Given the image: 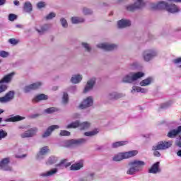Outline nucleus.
<instances>
[{
  "label": "nucleus",
  "instance_id": "nucleus-19",
  "mask_svg": "<svg viewBox=\"0 0 181 181\" xmlns=\"http://www.w3.org/2000/svg\"><path fill=\"white\" fill-rule=\"evenodd\" d=\"M57 168H52L48 171L40 173V176L41 177H50V176H54V175H56V173H57Z\"/></svg>",
  "mask_w": 181,
  "mask_h": 181
},
{
  "label": "nucleus",
  "instance_id": "nucleus-23",
  "mask_svg": "<svg viewBox=\"0 0 181 181\" xmlns=\"http://www.w3.org/2000/svg\"><path fill=\"white\" fill-rule=\"evenodd\" d=\"M25 117H21L20 115L13 116L12 117H10L8 119H6V122H16L18 121H23L25 119Z\"/></svg>",
  "mask_w": 181,
  "mask_h": 181
},
{
  "label": "nucleus",
  "instance_id": "nucleus-29",
  "mask_svg": "<svg viewBox=\"0 0 181 181\" xmlns=\"http://www.w3.org/2000/svg\"><path fill=\"white\" fill-rule=\"evenodd\" d=\"M50 29V25L48 24H45L44 25H42L40 29L36 28L37 32L42 35V33H45V32H47V30Z\"/></svg>",
  "mask_w": 181,
  "mask_h": 181
},
{
  "label": "nucleus",
  "instance_id": "nucleus-46",
  "mask_svg": "<svg viewBox=\"0 0 181 181\" xmlns=\"http://www.w3.org/2000/svg\"><path fill=\"white\" fill-rule=\"evenodd\" d=\"M62 103L63 104H67V103H69V94H67L66 93H64L62 97Z\"/></svg>",
  "mask_w": 181,
  "mask_h": 181
},
{
  "label": "nucleus",
  "instance_id": "nucleus-24",
  "mask_svg": "<svg viewBox=\"0 0 181 181\" xmlns=\"http://www.w3.org/2000/svg\"><path fill=\"white\" fill-rule=\"evenodd\" d=\"M23 9L24 12H26L27 13H30V12L33 11L32 4L30 1H25L24 3Z\"/></svg>",
  "mask_w": 181,
  "mask_h": 181
},
{
  "label": "nucleus",
  "instance_id": "nucleus-51",
  "mask_svg": "<svg viewBox=\"0 0 181 181\" xmlns=\"http://www.w3.org/2000/svg\"><path fill=\"white\" fill-rule=\"evenodd\" d=\"M59 135H61V136H70V132L67 130H62L61 131Z\"/></svg>",
  "mask_w": 181,
  "mask_h": 181
},
{
  "label": "nucleus",
  "instance_id": "nucleus-34",
  "mask_svg": "<svg viewBox=\"0 0 181 181\" xmlns=\"http://www.w3.org/2000/svg\"><path fill=\"white\" fill-rule=\"evenodd\" d=\"M152 80L151 77L147 78L140 82V86L141 87H146V86H149L152 83Z\"/></svg>",
  "mask_w": 181,
  "mask_h": 181
},
{
  "label": "nucleus",
  "instance_id": "nucleus-2",
  "mask_svg": "<svg viewBox=\"0 0 181 181\" xmlns=\"http://www.w3.org/2000/svg\"><path fill=\"white\" fill-rule=\"evenodd\" d=\"M173 144V142L172 141H160L152 148V149L155 151L153 153L154 156H157L158 158H159V156H160V153L156 151H163L165 149H168V148H170L172 146Z\"/></svg>",
  "mask_w": 181,
  "mask_h": 181
},
{
  "label": "nucleus",
  "instance_id": "nucleus-62",
  "mask_svg": "<svg viewBox=\"0 0 181 181\" xmlns=\"http://www.w3.org/2000/svg\"><path fill=\"white\" fill-rule=\"evenodd\" d=\"M69 91H71V93H74L76 91V86H71Z\"/></svg>",
  "mask_w": 181,
  "mask_h": 181
},
{
  "label": "nucleus",
  "instance_id": "nucleus-14",
  "mask_svg": "<svg viewBox=\"0 0 181 181\" xmlns=\"http://www.w3.org/2000/svg\"><path fill=\"white\" fill-rule=\"evenodd\" d=\"M166 11L170 13H177L178 12H180V8L176 6V4H168Z\"/></svg>",
  "mask_w": 181,
  "mask_h": 181
},
{
  "label": "nucleus",
  "instance_id": "nucleus-63",
  "mask_svg": "<svg viewBox=\"0 0 181 181\" xmlns=\"http://www.w3.org/2000/svg\"><path fill=\"white\" fill-rule=\"evenodd\" d=\"M135 67H138V63L134 62L132 64V69H135Z\"/></svg>",
  "mask_w": 181,
  "mask_h": 181
},
{
  "label": "nucleus",
  "instance_id": "nucleus-7",
  "mask_svg": "<svg viewBox=\"0 0 181 181\" xmlns=\"http://www.w3.org/2000/svg\"><path fill=\"white\" fill-rule=\"evenodd\" d=\"M37 127H33L21 134V138H33L37 134Z\"/></svg>",
  "mask_w": 181,
  "mask_h": 181
},
{
  "label": "nucleus",
  "instance_id": "nucleus-31",
  "mask_svg": "<svg viewBox=\"0 0 181 181\" xmlns=\"http://www.w3.org/2000/svg\"><path fill=\"white\" fill-rule=\"evenodd\" d=\"M148 93V89L139 86H133L132 93Z\"/></svg>",
  "mask_w": 181,
  "mask_h": 181
},
{
  "label": "nucleus",
  "instance_id": "nucleus-50",
  "mask_svg": "<svg viewBox=\"0 0 181 181\" xmlns=\"http://www.w3.org/2000/svg\"><path fill=\"white\" fill-rule=\"evenodd\" d=\"M83 12V15H91L93 13V11L87 8H84Z\"/></svg>",
  "mask_w": 181,
  "mask_h": 181
},
{
  "label": "nucleus",
  "instance_id": "nucleus-52",
  "mask_svg": "<svg viewBox=\"0 0 181 181\" xmlns=\"http://www.w3.org/2000/svg\"><path fill=\"white\" fill-rule=\"evenodd\" d=\"M45 6H46V3L45 1H40L37 4L38 9H42V8H45Z\"/></svg>",
  "mask_w": 181,
  "mask_h": 181
},
{
  "label": "nucleus",
  "instance_id": "nucleus-36",
  "mask_svg": "<svg viewBox=\"0 0 181 181\" xmlns=\"http://www.w3.org/2000/svg\"><path fill=\"white\" fill-rule=\"evenodd\" d=\"M91 124L88 122H84L82 123H79V128L80 129H88L90 128Z\"/></svg>",
  "mask_w": 181,
  "mask_h": 181
},
{
  "label": "nucleus",
  "instance_id": "nucleus-40",
  "mask_svg": "<svg viewBox=\"0 0 181 181\" xmlns=\"http://www.w3.org/2000/svg\"><path fill=\"white\" fill-rule=\"evenodd\" d=\"M126 9L129 12H134V11L138 8H136V6H135V4H129L126 6Z\"/></svg>",
  "mask_w": 181,
  "mask_h": 181
},
{
  "label": "nucleus",
  "instance_id": "nucleus-61",
  "mask_svg": "<svg viewBox=\"0 0 181 181\" xmlns=\"http://www.w3.org/2000/svg\"><path fill=\"white\" fill-rule=\"evenodd\" d=\"M170 2H175L177 4H181V0H167Z\"/></svg>",
  "mask_w": 181,
  "mask_h": 181
},
{
  "label": "nucleus",
  "instance_id": "nucleus-59",
  "mask_svg": "<svg viewBox=\"0 0 181 181\" xmlns=\"http://www.w3.org/2000/svg\"><path fill=\"white\" fill-rule=\"evenodd\" d=\"M13 4L16 6H19V5H21V2H19V1H18V0H15V1H13Z\"/></svg>",
  "mask_w": 181,
  "mask_h": 181
},
{
  "label": "nucleus",
  "instance_id": "nucleus-55",
  "mask_svg": "<svg viewBox=\"0 0 181 181\" xmlns=\"http://www.w3.org/2000/svg\"><path fill=\"white\" fill-rule=\"evenodd\" d=\"M8 88V86L5 84L0 85V93H4V91H6V89Z\"/></svg>",
  "mask_w": 181,
  "mask_h": 181
},
{
  "label": "nucleus",
  "instance_id": "nucleus-42",
  "mask_svg": "<svg viewBox=\"0 0 181 181\" xmlns=\"http://www.w3.org/2000/svg\"><path fill=\"white\" fill-rule=\"evenodd\" d=\"M60 22L62 28H64L65 29L69 28V23H67V20L64 18H60Z\"/></svg>",
  "mask_w": 181,
  "mask_h": 181
},
{
  "label": "nucleus",
  "instance_id": "nucleus-9",
  "mask_svg": "<svg viewBox=\"0 0 181 181\" xmlns=\"http://www.w3.org/2000/svg\"><path fill=\"white\" fill-rule=\"evenodd\" d=\"M11 159L9 158H4L0 161V169L5 171L12 170V167L9 166Z\"/></svg>",
  "mask_w": 181,
  "mask_h": 181
},
{
  "label": "nucleus",
  "instance_id": "nucleus-49",
  "mask_svg": "<svg viewBox=\"0 0 181 181\" xmlns=\"http://www.w3.org/2000/svg\"><path fill=\"white\" fill-rule=\"evenodd\" d=\"M45 112L47 114H53V112H56V108L55 107H49L45 110Z\"/></svg>",
  "mask_w": 181,
  "mask_h": 181
},
{
  "label": "nucleus",
  "instance_id": "nucleus-43",
  "mask_svg": "<svg viewBox=\"0 0 181 181\" xmlns=\"http://www.w3.org/2000/svg\"><path fill=\"white\" fill-rule=\"evenodd\" d=\"M42 82H36L34 83L31 84V87L33 88V90H37V88H40V87H42Z\"/></svg>",
  "mask_w": 181,
  "mask_h": 181
},
{
  "label": "nucleus",
  "instance_id": "nucleus-64",
  "mask_svg": "<svg viewBox=\"0 0 181 181\" xmlns=\"http://www.w3.org/2000/svg\"><path fill=\"white\" fill-rule=\"evenodd\" d=\"M177 156L181 157V150H179V151L177 152Z\"/></svg>",
  "mask_w": 181,
  "mask_h": 181
},
{
  "label": "nucleus",
  "instance_id": "nucleus-12",
  "mask_svg": "<svg viewBox=\"0 0 181 181\" xmlns=\"http://www.w3.org/2000/svg\"><path fill=\"white\" fill-rule=\"evenodd\" d=\"M95 84V78H92L87 81V83L83 90V93H88L93 90L94 85Z\"/></svg>",
  "mask_w": 181,
  "mask_h": 181
},
{
  "label": "nucleus",
  "instance_id": "nucleus-21",
  "mask_svg": "<svg viewBox=\"0 0 181 181\" xmlns=\"http://www.w3.org/2000/svg\"><path fill=\"white\" fill-rule=\"evenodd\" d=\"M15 76V73L11 72L7 75H6L1 81L0 84H2V83H11L12 81V77Z\"/></svg>",
  "mask_w": 181,
  "mask_h": 181
},
{
  "label": "nucleus",
  "instance_id": "nucleus-39",
  "mask_svg": "<svg viewBox=\"0 0 181 181\" xmlns=\"http://www.w3.org/2000/svg\"><path fill=\"white\" fill-rule=\"evenodd\" d=\"M95 174L93 173L88 174L86 177L81 178V181H90L93 180Z\"/></svg>",
  "mask_w": 181,
  "mask_h": 181
},
{
  "label": "nucleus",
  "instance_id": "nucleus-10",
  "mask_svg": "<svg viewBox=\"0 0 181 181\" xmlns=\"http://www.w3.org/2000/svg\"><path fill=\"white\" fill-rule=\"evenodd\" d=\"M99 49H103V50H106L107 52H110L111 50H115L118 47L117 45L110 44V43H101L97 45Z\"/></svg>",
  "mask_w": 181,
  "mask_h": 181
},
{
  "label": "nucleus",
  "instance_id": "nucleus-18",
  "mask_svg": "<svg viewBox=\"0 0 181 181\" xmlns=\"http://www.w3.org/2000/svg\"><path fill=\"white\" fill-rule=\"evenodd\" d=\"M181 132V126L178 127L177 129H173L169 131L167 134L168 138H176L177 135H179Z\"/></svg>",
  "mask_w": 181,
  "mask_h": 181
},
{
  "label": "nucleus",
  "instance_id": "nucleus-6",
  "mask_svg": "<svg viewBox=\"0 0 181 181\" xmlns=\"http://www.w3.org/2000/svg\"><path fill=\"white\" fill-rule=\"evenodd\" d=\"M93 104H94V100L93 99V97L89 96L83 99V100L81 103L78 107L81 110H86V108L93 107Z\"/></svg>",
  "mask_w": 181,
  "mask_h": 181
},
{
  "label": "nucleus",
  "instance_id": "nucleus-30",
  "mask_svg": "<svg viewBox=\"0 0 181 181\" xmlns=\"http://www.w3.org/2000/svg\"><path fill=\"white\" fill-rule=\"evenodd\" d=\"M49 97L45 94L37 95L36 97L33 98V101L35 103H39V101H42L43 100H47Z\"/></svg>",
  "mask_w": 181,
  "mask_h": 181
},
{
  "label": "nucleus",
  "instance_id": "nucleus-57",
  "mask_svg": "<svg viewBox=\"0 0 181 181\" xmlns=\"http://www.w3.org/2000/svg\"><path fill=\"white\" fill-rule=\"evenodd\" d=\"M173 62L175 64H180V67H181V57H179V58H177L173 60Z\"/></svg>",
  "mask_w": 181,
  "mask_h": 181
},
{
  "label": "nucleus",
  "instance_id": "nucleus-27",
  "mask_svg": "<svg viewBox=\"0 0 181 181\" xmlns=\"http://www.w3.org/2000/svg\"><path fill=\"white\" fill-rule=\"evenodd\" d=\"M159 170V162H157L154 163L152 167L148 170L149 173H158V172H160Z\"/></svg>",
  "mask_w": 181,
  "mask_h": 181
},
{
  "label": "nucleus",
  "instance_id": "nucleus-1",
  "mask_svg": "<svg viewBox=\"0 0 181 181\" xmlns=\"http://www.w3.org/2000/svg\"><path fill=\"white\" fill-rule=\"evenodd\" d=\"M129 169L127 170V175H136L142 170V167L145 166V162L139 160L130 161L128 163Z\"/></svg>",
  "mask_w": 181,
  "mask_h": 181
},
{
  "label": "nucleus",
  "instance_id": "nucleus-35",
  "mask_svg": "<svg viewBox=\"0 0 181 181\" xmlns=\"http://www.w3.org/2000/svg\"><path fill=\"white\" fill-rule=\"evenodd\" d=\"M80 128V122L76 121L69 124H68L66 127V129H70L71 128Z\"/></svg>",
  "mask_w": 181,
  "mask_h": 181
},
{
  "label": "nucleus",
  "instance_id": "nucleus-13",
  "mask_svg": "<svg viewBox=\"0 0 181 181\" xmlns=\"http://www.w3.org/2000/svg\"><path fill=\"white\" fill-rule=\"evenodd\" d=\"M59 128H60V127H59V125L49 126L47 129V130L43 133L42 136L43 138H47L48 136H50V135H52V132H53V131H54V129H59Z\"/></svg>",
  "mask_w": 181,
  "mask_h": 181
},
{
  "label": "nucleus",
  "instance_id": "nucleus-60",
  "mask_svg": "<svg viewBox=\"0 0 181 181\" xmlns=\"http://www.w3.org/2000/svg\"><path fill=\"white\" fill-rule=\"evenodd\" d=\"M6 4V0H0V6H2Z\"/></svg>",
  "mask_w": 181,
  "mask_h": 181
},
{
  "label": "nucleus",
  "instance_id": "nucleus-32",
  "mask_svg": "<svg viewBox=\"0 0 181 181\" xmlns=\"http://www.w3.org/2000/svg\"><path fill=\"white\" fill-rule=\"evenodd\" d=\"M128 144L127 141H116L112 144V148H119V146H124Z\"/></svg>",
  "mask_w": 181,
  "mask_h": 181
},
{
  "label": "nucleus",
  "instance_id": "nucleus-4",
  "mask_svg": "<svg viewBox=\"0 0 181 181\" xmlns=\"http://www.w3.org/2000/svg\"><path fill=\"white\" fill-rule=\"evenodd\" d=\"M145 76V74L143 72H137V73H134L131 72L127 75H125L122 78V83H134V81H136L138 78H141V77H144Z\"/></svg>",
  "mask_w": 181,
  "mask_h": 181
},
{
  "label": "nucleus",
  "instance_id": "nucleus-11",
  "mask_svg": "<svg viewBox=\"0 0 181 181\" xmlns=\"http://www.w3.org/2000/svg\"><path fill=\"white\" fill-rule=\"evenodd\" d=\"M122 97H125V94L118 92H110L107 95V100H119V98H122Z\"/></svg>",
  "mask_w": 181,
  "mask_h": 181
},
{
  "label": "nucleus",
  "instance_id": "nucleus-53",
  "mask_svg": "<svg viewBox=\"0 0 181 181\" xmlns=\"http://www.w3.org/2000/svg\"><path fill=\"white\" fill-rule=\"evenodd\" d=\"M32 90H33L32 88V85L27 86L23 88L24 93H29L32 91Z\"/></svg>",
  "mask_w": 181,
  "mask_h": 181
},
{
  "label": "nucleus",
  "instance_id": "nucleus-15",
  "mask_svg": "<svg viewBox=\"0 0 181 181\" xmlns=\"http://www.w3.org/2000/svg\"><path fill=\"white\" fill-rule=\"evenodd\" d=\"M86 142H87V139H71L67 141L69 146H71V145H83Z\"/></svg>",
  "mask_w": 181,
  "mask_h": 181
},
{
  "label": "nucleus",
  "instance_id": "nucleus-38",
  "mask_svg": "<svg viewBox=\"0 0 181 181\" xmlns=\"http://www.w3.org/2000/svg\"><path fill=\"white\" fill-rule=\"evenodd\" d=\"M98 129H95L91 132H86L84 133L85 136H94L98 134Z\"/></svg>",
  "mask_w": 181,
  "mask_h": 181
},
{
  "label": "nucleus",
  "instance_id": "nucleus-33",
  "mask_svg": "<svg viewBox=\"0 0 181 181\" xmlns=\"http://www.w3.org/2000/svg\"><path fill=\"white\" fill-rule=\"evenodd\" d=\"M71 21L72 22V23L76 25L78 23H83V22L85 21L83 18L81 17H72L71 18Z\"/></svg>",
  "mask_w": 181,
  "mask_h": 181
},
{
  "label": "nucleus",
  "instance_id": "nucleus-16",
  "mask_svg": "<svg viewBox=\"0 0 181 181\" xmlns=\"http://www.w3.org/2000/svg\"><path fill=\"white\" fill-rule=\"evenodd\" d=\"M151 8L153 9H165L166 11V8H168V3H166L165 1H160L156 4H152Z\"/></svg>",
  "mask_w": 181,
  "mask_h": 181
},
{
  "label": "nucleus",
  "instance_id": "nucleus-58",
  "mask_svg": "<svg viewBox=\"0 0 181 181\" xmlns=\"http://www.w3.org/2000/svg\"><path fill=\"white\" fill-rule=\"evenodd\" d=\"M15 156H16V158H17L18 159H22L23 158H26V155L20 156L19 154H16Z\"/></svg>",
  "mask_w": 181,
  "mask_h": 181
},
{
  "label": "nucleus",
  "instance_id": "nucleus-17",
  "mask_svg": "<svg viewBox=\"0 0 181 181\" xmlns=\"http://www.w3.org/2000/svg\"><path fill=\"white\" fill-rule=\"evenodd\" d=\"M117 26L119 29H124L131 26V21L127 19H122L117 22Z\"/></svg>",
  "mask_w": 181,
  "mask_h": 181
},
{
  "label": "nucleus",
  "instance_id": "nucleus-8",
  "mask_svg": "<svg viewBox=\"0 0 181 181\" xmlns=\"http://www.w3.org/2000/svg\"><path fill=\"white\" fill-rule=\"evenodd\" d=\"M15 97V92L10 90L4 96L0 98L1 104H6V103H10L12 101Z\"/></svg>",
  "mask_w": 181,
  "mask_h": 181
},
{
  "label": "nucleus",
  "instance_id": "nucleus-3",
  "mask_svg": "<svg viewBox=\"0 0 181 181\" xmlns=\"http://www.w3.org/2000/svg\"><path fill=\"white\" fill-rule=\"evenodd\" d=\"M138 155V151L133 150L128 152L119 153L113 157V160L115 162H121L123 159H129V158H134Z\"/></svg>",
  "mask_w": 181,
  "mask_h": 181
},
{
  "label": "nucleus",
  "instance_id": "nucleus-22",
  "mask_svg": "<svg viewBox=\"0 0 181 181\" xmlns=\"http://www.w3.org/2000/svg\"><path fill=\"white\" fill-rule=\"evenodd\" d=\"M71 165V163L67 162V159H64L60 161L59 163L57 164V168H60L61 169H64V168H69V166Z\"/></svg>",
  "mask_w": 181,
  "mask_h": 181
},
{
  "label": "nucleus",
  "instance_id": "nucleus-41",
  "mask_svg": "<svg viewBox=\"0 0 181 181\" xmlns=\"http://www.w3.org/2000/svg\"><path fill=\"white\" fill-rule=\"evenodd\" d=\"M6 136H8V132L4 129H0V141L5 139Z\"/></svg>",
  "mask_w": 181,
  "mask_h": 181
},
{
  "label": "nucleus",
  "instance_id": "nucleus-56",
  "mask_svg": "<svg viewBox=\"0 0 181 181\" xmlns=\"http://www.w3.org/2000/svg\"><path fill=\"white\" fill-rule=\"evenodd\" d=\"M44 158H45V155L39 152L36 157L37 160H42V159H44Z\"/></svg>",
  "mask_w": 181,
  "mask_h": 181
},
{
  "label": "nucleus",
  "instance_id": "nucleus-44",
  "mask_svg": "<svg viewBox=\"0 0 181 181\" xmlns=\"http://www.w3.org/2000/svg\"><path fill=\"white\" fill-rule=\"evenodd\" d=\"M42 155H46L49 152V147L47 146H45L40 148L39 151Z\"/></svg>",
  "mask_w": 181,
  "mask_h": 181
},
{
  "label": "nucleus",
  "instance_id": "nucleus-45",
  "mask_svg": "<svg viewBox=\"0 0 181 181\" xmlns=\"http://www.w3.org/2000/svg\"><path fill=\"white\" fill-rule=\"evenodd\" d=\"M53 18H56V13L54 12H51L45 16L46 21H50L53 19Z\"/></svg>",
  "mask_w": 181,
  "mask_h": 181
},
{
  "label": "nucleus",
  "instance_id": "nucleus-25",
  "mask_svg": "<svg viewBox=\"0 0 181 181\" xmlns=\"http://www.w3.org/2000/svg\"><path fill=\"white\" fill-rule=\"evenodd\" d=\"M83 80V76L80 74L78 75H73L72 77L71 78V81L74 84H78L80 81Z\"/></svg>",
  "mask_w": 181,
  "mask_h": 181
},
{
  "label": "nucleus",
  "instance_id": "nucleus-54",
  "mask_svg": "<svg viewBox=\"0 0 181 181\" xmlns=\"http://www.w3.org/2000/svg\"><path fill=\"white\" fill-rule=\"evenodd\" d=\"M9 43L11 45H18L19 43V41L16 40L15 38H11L8 40Z\"/></svg>",
  "mask_w": 181,
  "mask_h": 181
},
{
  "label": "nucleus",
  "instance_id": "nucleus-48",
  "mask_svg": "<svg viewBox=\"0 0 181 181\" xmlns=\"http://www.w3.org/2000/svg\"><path fill=\"white\" fill-rule=\"evenodd\" d=\"M0 57H3L4 59L9 57V52L4 50H0Z\"/></svg>",
  "mask_w": 181,
  "mask_h": 181
},
{
  "label": "nucleus",
  "instance_id": "nucleus-37",
  "mask_svg": "<svg viewBox=\"0 0 181 181\" xmlns=\"http://www.w3.org/2000/svg\"><path fill=\"white\" fill-rule=\"evenodd\" d=\"M81 46L83 49H85V52H88V53L91 52L92 48H91V46L90 45V44H88L87 42H82Z\"/></svg>",
  "mask_w": 181,
  "mask_h": 181
},
{
  "label": "nucleus",
  "instance_id": "nucleus-26",
  "mask_svg": "<svg viewBox=\"0 0 181 181\" xmlns=\"http://www.w3.org/2000/svg\"><path fill=\"white\" fill-rule=\"evenodd\" d=\"M134 5L137 9H142L146 5V0H136Z\"/></svg>",
  "mask_w": 181,
  "mask_h": 181
},
{
  "label": "nucleus",
  "instance_id": "nucleus-20",
  "mask_svg": "<svg viewBox=\"0 0 181 181\" xmlns=\"http://www.w3.org/2000/svg\"><path fill=\"white\" fill-rule=\"evenodd\" d=\"M84 166V162L83 160H80L78 163H76L71 165L70 170H80L81 168Z\"/></svg>",
  "mask_w": 181,
  "mask_h": 181
},
{
  "label": "nucleus",
  "instance_id": "nucleus-28",
  "mask_svg": "<svg viewBox=\"0 0 181 181\" xmlns=\"http://www.w3.org/2000/svg\"><path fill=\"white\" fill-rule=\"evenodd\" d=\"M57 160H59V159L57 158V157H54V156H50L46 161V165L47 166H50V165H54V163H57Z\"/></svg>",
  "mask_w": 181,
  "mask_h": 181
},
{
  "label": "nucleus",
  "instance_id": "nucleus-47",
  "mask_svg": "<svg viewBox=\"0 0 181 181\" xmlns=\"http://www.w3.org/2000/svg\"><path fill=\"white\" fill-rule=\"evenodd\" d=\"M16 19H18V16H16V14L10 13L8 15V21H10V22H13L14 21H16Z\"/></svg>",
  "mask_w": 181,
  "mask_h": 181
},
{
  "label": "nucleus",
  "instance_id": "nucleus-5",
  "mask_svg": "<svg viewBox=\"0 0 181 181\" xmlns=\"http://www.w3.org/2000/svg\"><path fill=\"white\" fill-rule=\"evenodd\" d=\"M158 56V51L156 49H148L143 52L142 57L144 62H151Z\"/></svg>",
  "mask_w": 181,
  "mask_h": 181
}]
</instances>
